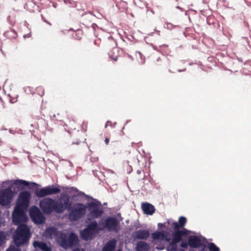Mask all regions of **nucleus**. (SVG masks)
Listing matches in <instances>:
<instances>
[{
	"instance_id": "21",
	"label": "nucleus",
	"mask_w": 251,
	"mask_h": 251,
	"mask_svg": "<svg viewBox=\"0 0 251 251\" xmlns=\"http://www.w3.org/2000/svg\"><path fill=\"white\" fill-rule=\"evenodd\" d=\"M166 235L161 232L156 231L152 234V238L154 240L163 239L165 238Z\"/></svg>"
},
{
	"instance_id": "20",
	"label": "nucleus",
	"mask_w": 251,
	"mask_h": 251,
	"mask_svg": "<svg viewBox=\"0 0 251 251\" xmlns=\"http://www.w3.org/2000/svg\"><path fill=\"white\" fill-rule=\"evenodd\" d=\"M137 249L138 251H148L149 245L145 242L140 241L137 243Z\"/></svg>"
},
{
	"instance_id": "41",
	"label": "nucleus",
	"mask_w": 251,
	"mask_h": 251,
	"mask_svg": "<svg viewBox=\"0 0 251 251\" xmlns=\"http://www.w3.org/2000/svg\"><path fill=\"white\" fill-rule=\"evenodd\" d=\"M44 21H45L46 23H47V24H48L49 25H51V24H50V23H49V22H47V21L44 20Z\"/></svg>"
},
{
	"instance_id": "27",
	"label": "nucleus",
	"mask_w": 251,
	"mask_h": 251,
	"mask_svg": "<svg viewBox=\"0 0 251 251\" xmlns=\"http://www.w3.org/2000/svg\"><path fill=\"white\" fill-rule=\"evenodd\" d=\"M209 249L210 251H219L220 249L214 243H210L208 246Z\"/></svg>"
},
{
	"instance_id": "7",
	"label": "nucleus",
	"mask_w": 251,
	"mask_h": 251,
	"mask_svg": "<svg viewBox=\"0 0 251 251\" xmlns=\"http://www.w3.org/2000/svg\"><path fill=\"white\" fill-rule=\"evenodd\" d=\"M26 209L15 206L12 214V221L14 225L19 226L25 223L28 219L25 213Z\"/></svg>"
},
{
	"instance_id": "40",
	"label": "nucleus",
	"mask_w": 251,
	"mask_h": 251,
	"mask_svg": "<svg viewBox=\"0 0 251 251\" xmlns=\"http://www.w3.org/2000/svg\"><path fill=\"white\" fill-rule=\"evenodd\" d=\"M109 121L107 122V123L105 124V127L106 128L108 126V124L109 123Z\"/></svg>"
},
{
	"instance_id": "37",
	"label": "nucleus",
	"mask_w": 251,
	"mask_h": 251,
	"mask_svg": "<svg viewBox=\"0 0 251 251\" xmlns=\"http://www.w3.org/2000/svg\"><path fill=\"white\" fill-rule=\"evenodd\" d=\"M158 226L159 227H164L165 226V225H164V224H162V223H158Z\"/></svg>"
},
{
	"instance_id": "42",
	"label": "nucleus",
	"mask_w": 251,
	"mask_h": 251,
	"mask_svg": "<svg viewBox=\"0 0 251 251\" xmlns=\"http://www.w3.org/2000/svg\"><path fill=\"white\" fill-rule=\"evenodd\" d=\"M166 240H167V241H169V240H170V239H166Z\"/></svg>"
},
{
	"instance_id": "35",
	"label": "nucleus",
	"mask_w": 251,
	"mask_h": 251,
	"mask_svg": "<svg viewBox=\"0 0 251 251\" xmlns=\"http://www.w3.org/2000/svg\"><path fill=\"white\" fill-rule=\"evenodd\" d=\"M17 101V98H11L10 100V102L11 103H15Z\"/></svg>"
},
{
	"instance_id": "13",
	"label": "nucleus",
	"mask_w": 251,
	"mask_h": 251,
	"mask_svg": "<svg viewBox=\"0 0 251 251\" xmlns=\"http://www.w3.org/2000/svg\"><path fill=\"white\" fill-rule=\"evenodd\" d=\"M188 234V231L186 229L175 230L173 234V239L170 245L172 246L176 245L181 241L183 236H186Z\"/></svg>"
},
{
	"instance_id": "15",
	"label": "nucleus",
	"mask_w": 251,
	"mask_h": 251,
	"mask_svg": "<svg viewBox=\"0 0 251 251\" xmlns=\"http://www.w3.org/2000/svg\"><path fill=\"white\" fill-rule=\"evenodd\" d=\"M62 233V231H58L54 227L48 228L45 231V233L47 237L50 239L56 238V240H57V238L60 236V234Z\"/></svg>"
},
{
	"instance_id": "2",
	"label": "nucleus",
	"mask_w": 251,
	"mask_h": 251,
	"mask_svg": "<svg viewBox=\"0 0 251 251\" xmlns=\"http://www.w3.org/2000/svg\"><path fill=\"white\" fill-rule=\"evenodd\" d=\"M30 237V229L26 225L24 224L18 226L13 234L14 243L18 247L27 243Z\"/></svg>"
},
{
	"instance_id": "30",
	"label": "nucleus",
	"mask_w": 251,
	"mask_h": 251,
	"mask_svg": "<svg viewBox=\"0 0 251 251\" xmlns=\"http://www.w3.org/2000/svg\"><path fill=\"white\" fill-rule=\"evenodd\" d=\"M38 90H42V88L41 87H38ZM44 94V92L43 91H42V94L41 95H39L38 96H37L35 94H34V97H36V99L37 100H38V101L39 102H40L41 100H42V96Z\"/></svg>"
},
{
	"instance_id": "25",
	"label": "nucleus",
	"mask_w": 251,
	"mask_h": 251,
	"mask_svg": "<svg viewBox=\"0 0 251 251\" xmlns=\"http://www.w3.org/2000/svg\"><path fill=\"white\" fill-rule=\"evenodd\" d=\"M82 32L81 30H77L76 31H74V34H73V36L77 40H80L82 37Z\"/></svg>"
},
{
	"instance_id": "6",
	"label": "nucleus",
	"mask_w": 251,
	"mask_h": 251,
	"mask_svg": "<svg viewBox=\"0 0 251 251\" xmlns=\"http://www.w3.org/2000/svg\"><path fill=\"white\" fill-rule=\"evenodd\" d=\"M89 214L87 220L91 221L101 216L103 213V210L100 201H97L88 203Z\"/></svg>"
},
{
	"instance_id": "12",
	"label": "nucleus",
	"mask_w": 251,
	"mask_h": 251,
	"mask_svg": "<svg viewBox=\"0 0 251 251\" xmlns=\"http://www.w3.org/2000/svg\"><path fill=\"white\" fill-rule=\"evenodd\" d=\"M30 198L31 195L28 191L21 192L15 206L27 209L29 204Z\"/></svg>"
},
{
	"instance_id": "19",
	"label": "nucleus",
	"mask_w": 251,
	"mask_h": 251,
	"mask_svg": "<svg viewBox=\"0 0 251 251\" xmlns=\"http://www.w3.org/2000/svg\"><path fill=\"white\" fill-rule=\"evenodd\" d=\"M116 247V241L114 239L107 242L103 247L102 251H114Z\"/></svg>"
},
{
	"instance_id": "10",
	"label": "nucleus",
	"mask_w": 251,
	"mask_h": 251,
	"mask_svg": "<svg viewBox=\"0 0 251 251\" xmlns=\"http://www.w3.org/2000/svg\"><path fill=\"white\" fill-rule=\"evenodd\" d=\"M14 196V192L10 187L3 189L0 191V204L5 206L12 202Z\"/></svg>"
},
{
	"instance_id": "1",
	"label": "nucleus",
	"mask_w": 251,
	"mask_h": 251,
	"mask_svg": "<svg viewBox=\"0 0 251 251\" xmlns=\"http://www.w3.org/2000/svg\"><path fill=\"white\" fill-rule=\"evenodd\" d=\"M39 206L45 214H50L53 212L60 214L64 211L62 203L58 202L49 197L41 200L39 202Z\"/></svg>"
},
{
	"instance_id": "45",
	"label": "nucleus",
	"mask_w": 251,
	"mask_h": 251,
	"mask_svg": "<svg viewBox=\"0 0 251 251\" xmlns=\"http://www.w3.org/2000/svg\"><path fill=\"white\" fill-rule=\"evenodd\" d=\"M34 184L35 185H37V184H36V183H34Z\"/></svg>"
},
{
	"instance_id": "31",
	"label": "nucleus",
	"mask_w": 251,
	"mask_h": 251,
	"mask_svg": "<svg viewBox=\"0 0 251 251\" xmlns=\"http://www.w3.org/2000/svg\"><path fill=\"white\" fill-rule=\"evenodd\" d=\"M172 226L174 227V229L175 230H179V228L181 227L179 224L176 222H174L172 223Z\"/></svg>"
},
{
	"instance_id": "36",
	"label": "nucleus",
	"mask_w": 251,
	"mask_h": 251,
	"mask_svg": "<svg viewBox=\"0 0 251 251\" xmlns=\"http://www.w3.org/2000/svg\"><path fill=\"white\" fill-rule=\"evenodd\" d=\"M71 30H73V29L70 28V29H67V30H63L60 31V32L62 33H63V34H65L66 31H71Z\"/></svg>"
},
{
	"instance_id": "34",
	"label": "nucleus",
	"mask_w": 251,
	"mask_h": 251,
	"mask_svg": "<svg viewBox=\"0 0 251 251\" xmlns=\"http://www.w3.org/2000/svg\"><path fill=\"white\" fill-rule=\"evenodd\" d=\"M162 61V60L160 58H158L157 60H156V62L155 63V65L156 66H160L161 65V63H159V62H161Z\"/></svg>"
},
{
	"instance_id": "3",
	"label": "nucleus",
	"mask_w": 251,
	"mask_h": 251,
	"mask_svg": "<svg viewBox=\"0 0 251 251\" xmlns=\"http://www.w3.org/2000/svg\"><path fill=\"white\" fill-rule=\"evenodd\" d=\"M78 242V236L74 232H71L68 235V234L62 232L57 240L58 245L64 249L75 247Z\"/></svg>"
},
{
	"instance_id": "43",
	"label": "nucleus",
	"mask_w": 251,
	"mask_h": 251,
	"mask_svg": "<svg viewBox=\"0 0 251 251\" xmlns=\"http://www.w3.org/2000/svg\"><path fill=\"white\" fill-rule=\"evenodd\" d=\"M117 57H116L114 59H115V60H117Z\"/></svg>"
},
{
	"instance_id": "11",
	"label": "nucleus",
	"mask_w": 251,
	"mask_h": 251,
	"mask_svg": "<svg viewBox=\"0 0 251 251\" xmlns=\"http://www.w3.org/2000/svg\"><path fill=\"white\" fill-rule=\"evenodd\" d=\"M29 216L32 221L36 224H42L45 222V216L40 210L36 206H33L30 208Z\"/></svg>"
},
{
	"instance_id": "44",
	"label": "nucleus",
	"mask_w": 251,
	"mask_h": 251,
	"mask_svg": "<svg viewBox=\"0 0 251 251\" xmlns=\"http://www.w3.org/2000/svg\"><path fill=\"white\" fill-rule=\"evenodd\" d=\"M71 124V122H69V124Z\"/></svg>"
},
{
	"instance_id": "9",
	"label": "nucleus",
	"mask_w": 251,
	"mask_h": 251,
	"mask_svg": "<svg viewBox=\"0 0 251 251\" xmlns=\"http://www.w3.org/2000/svg\"><path fill=\"white\" fill-rule=\"evenodd\" d=\"M100 228H102V230L107 229L109 231L117 232L119 229V221L114 217H108L103 223H100Z\"/></svg>"
},
{
	"instance_id": "28",
	"label": "nucleus",
	"mask_w": 251,
	"mask_h": 251,
	"mask_svg": "<svg viewBox=\"0 0 251 251\" xmlns=\"http://www.w3.org/2000/svg\"><path fill=\"white\" fill-rule=\"evenodd\" d=\"M6 236L3 231L0 230V246H1L5 241Z\"/></svg>"
},
{
	"instance_id": "39",
	"label": "nucleus",
	"mask_w": 251,
	"mask_h": 251,
	"mask_svg": "<svg viewBox=\"0 0 251 251\" xmlns=\"http://www.w3.org/2000/svg\"><path fill=\"white\" fill-rule=\"evenodd\" d=\"M73 251H84L83 250H80L78 248L74 249Z\"/></svg>"
},
{
	"instance_id": "16",
	"label": "nucleus",
	"mask_w": 251,
	"mask_h": 251,
	"mask_svg": "<svg viewBox=\"0 0 251 251\" xmlns=\"http://www.w3.org/2000/svg\"><path fill=\"white\" fill-rule=\"evenodd\" d=\"M133 236L138 239H147L150 236V233L147 230L140 229L132 233Z\"/></svg>"
},
{
	"instance_id": "32",
	"label": "nucleus",
	"mask_w": 251,
	"mask_h": 251,
	"mask_svg": "<svg viewBox=\"0 0 251 251\" xmlns=\"http://www.w3.org/2000/svg\"><path fill=\"white\" fill-rule=\"evenodd\" d=\"M53 117L56 118V120L60 121L63 120L62 117V116L60 117V113H57L56 115L54 114Z\"/></svg>"
},
{
	"instance_id": "5",
	"label": "nucleus",
	"mask_w": 251,
	"mask_h": 251,
	"mask_svg": "<svg viewBox=\"0 0 251 251\" xmlns=\"http://www.w3.org/2000/svg\"><path fill=\"white\" fill-rule=\"evenodd\" d=\"M86 206L81 203L74 204L69 212L68 217L71 222L81 219L86 213Z\"/></svg>"
},
{
	"instance_id": "17",
	"label": "nucleus",
	"mask_w": 251,
	"mask_h": 251,
	"mask_svg": "<svg viewBox=\"0 0 251 251\" xmlns=\"http://www.w3.org/2000/svg\"><path fill=\"white\" fill-rule=\"evenodd\" d=\"M142 209L144 213L147 215H151L155 212V208L153 205L148 202H144L142 204Z\"/></svg>"
},
{
	"instance_id": "4",
	"label": "nucleus",
	"mask_w": 251,
	"mask_h": 251,
	"mask_svg": "<svg viewBox=\"0 0 251 251\" xmlns=\"http://www.w3.org/2000/svg\"><path fill=\"white\" fill-rule=\"evenodd\" d=\"M100 230H102V228H100L96 221H92L80 232V237L84 240H92Z\"/></svg>"
},
{
	"instance_id": "24",
	"label": "nucleus",
	"mask_w": 251,
	"mask_h": 251,
	"mask_svg": "<svg viewBox=\"0 0 251 251\" xmlns=\"http://www.w3.org/2000/svg\"><path fill=\"white\" fill-rule=\"evenodd\" d=\"M63 205V207L64 209H69L71 208V203L70 202L69 198L68 197H66L63 201V203H62Z\"/></svg>"
},
{
	"instance_id": "18",
	"label": "nucleus",
	"mask_w": 251,
	"mask_h": 251,
	"mask_svg": "<svg viewBox=\"0 0 251 251\" xmlns=\"http://www.w3.org/2000/svg\"><path fill=\"white\" fill-rule=\"evenodd\" d=\"M33 246L35 249H39L42 251H52L51 248L47 245L46 243L34 241Z\"/></svg>"
},
{
	"instance_id": "29",
	"label": "nucleus",
	"mask_w": 251,
	"mask_h": 251,
	"mask_svg": "<svg viewBox=\"0 0 251 251\" xmlns=\"http://www.w3.org/2000/svg\"><path fill=\"white\" fill-rule=\"evenodd\" d=\"M6 251H21V250L19 247L17 246V247H15L14 246H11L6 250Z\"/></svg>"
},
{
	"instance_id": "26",
	"label": "nucleus",
	"mask_w": 251,
	"mask_h": 251,
	"mask_svg": "<svg viewBox=\"0 0 251 251\" xmlns=\"http://www.w3.org/2000/svg\"><path fill=\"white\" fill-rule=\"evenodd\" d=\"M187 222V219L185 217L181 216L180 217L178 220V224L181 227H183Z\"/></svg>"
},
{
	"instance_id": "14",
	"label": "nucleus",
	"mask_w": 251,
	"mask_h": 251,
	"mask_svg": "<svg viewBox=\"0 0 251 251\" xmlns=\"http://www.w3.org/2000/svg\"><path fill=\"white\" fill-rule=\"evenodd\" d=\"M188 244L192 248H198L202 247V250L205 248V245L202 243L201 239L197 236L192 235L188 237Z\"/></svg>"
},
{
	"instance_id": "38",
	"label": "nucleus",
	"mask_w": 251,
	"mask_h": 251,
	"mask_svg": "<svg viewBox=\"0 0 251 251\" xmlns=\"http://www.w3.org/2000/svg\"><path fill=\"white\" fill-rule=\"evenodd\" d=\"M104 142L106 145H108L109 144V140L108 138H106L105 139Z\"/></svg>"
},
{
	"instance_id": "23",
	"label": "nucleus",
	"mask_w": 251,
	"mask_h": 251,
	"mask_svg": "<svg viewBox=\"0 0 251 251\" xmlns=\"http://www.w3.org/2000/svg\"><path fill=\"white\" fill-rule=\"evenodd\" d=\"M14 184L18 186H20L22 185L28 186L29 184L28 181L21 179L15 180L14 182Z\"/></svg>"
},
{
	"instance_id": "33",
	"label": "nucleus",
	"mask_w": 251,
	"mask_h": 251,
	"mask_svg": "<svg viewBox=\"0 0 251 251\" xmlns=\"http://www.w3.org/2000/svg\"><path fill=\"white\" fill-rule=\"evenodd\" d=\"M188 246H189V245L188 244V242H186V241L185 242H182L181 243H180V246L182 248H187Z\"/></svg>"
},
{
	"instance_id": "8",
	"label": "nucleus",
	"mask_w": 251,
	"mask_h": 251,
	"mask_svg": "<svg viewBox=\"0 0 251 251\" xmlns=\"http://www.w3.org/2000/svg\"><path fill=\"white\" fill-rule=\"evenodd\" d=\"M59 187V185L56 187H54V185L46 186L40 189L36 190L35 191V194L38 198L55 195L59 193L61 191Z\"/></svg>"
},
{
	"instance_id": "22",
	"label": "nucleus",
	"mask_w": 251,
	"mask_h": 251,
	"mask_svg": "<svg viewBox=\"0 0 251 251\" xmlns=\"http://www.w3.org/2000/svg\"><path fill=\"white\" fill-rule=\"evenodd\" d=\"M4 35L6 37L9 38H16L17 36V32L13 29L6 31L4 33Z\"/></svg>"
}]
</instances>
